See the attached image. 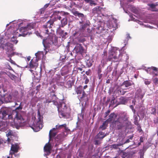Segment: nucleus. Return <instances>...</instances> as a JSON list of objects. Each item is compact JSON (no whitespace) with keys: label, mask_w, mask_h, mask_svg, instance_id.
Wrapping results in <instances>:
<instances>
[{"label":"nucleus","mask_w":158,"mask_h":158,"mask_svg":"<svg viewBox=\"0 0 158 158\" xmlns=\"http://www.w3.org/2000/svg\"><path fill=\"white\" fill-rule=\"evenodd\" d=\"M89 5L90 6H96L97 5V3L94 2L92 0H90V1L89 2Z\"/></svg>","instance_id":"e433bc0d"},{"label":"nucleus","mask_w":158,"mask_h":158,"mask_svg":"<svg viewBox=\"0 0 158 158\" xmlns=\"http://www.w3.org/2000/svg\"><path fill=\"white\" fill-rule=\"evenodd\" d=\"M113 97L111 98V100L110 101V103L112 105H114L115 103V98L114 95H112Z\"/></svg>","instance_id":"f704fd0d"},{"label":"nucleus","mask_w":158,"mask_h":158,"mask_svg":"<svg viewBox=\"0 0 158 158\" xmlns=\"http://www.w3.org/2000/svg\"><path fill=\"white\" fill-rule=\"evenodd\" d=\"M123 145V144L121 143H118L117 144H113L111 145L112 147L113 148L115 149H117L118 147L120 146Z\"/></svg>","instance_id":"2f4dec72"},{"label":"nucleus","mask_w":158,"mask_h":158,"mask_svg":"<svg viewBox=\"0 0 158 158\" xmlns=\"http://www.w3.org/2000/svg\"><path fill=\"white\" fill-rule=\"evenodd\" d=\"M153 82L156 84L158 85V78H155L153 80Z\"/></svg>","instance_id":"a19ab883"},{"label":"nucleus","mask_w":158,"mask_h":158,"mask_svg":"<svg viewBox=\"0 0 158 158\" xmlns=\"http://www.w3.org/2000/svg\"><path fill=\"white\" fill-rule=\"evenodd\" d=\"M158 122V118H156L154 120V122L155 123H156Z\"/></svg>","instance_id":"e2e57ef3"},{"label":"nucleus","mask_w":158,"mask_h":158,"mask_svg":"<svg viewBox=\"0 0 158 158\" xmlns=\"http://www.w3.org/2000/svg\"><path fill=\"white\" fill-rule=\"evenodd\" d=\"M60 14L61 15H67L69 14V13L67 12H65L63 11H61L60 12Z\"/></svg>","instance_id":"79ce46f5"},{"label":"nucleus","mask_w":158,"mask_h":158,"mask_svg":"<svg viewBox=\"0 0 158 158\" xmlns=\"http://www.w3.org/2000/svg\"><path fill=\"white\" fill-rule=\"evenodd\" d=\"M144 139L143 137L141 136L140 138L139 141L143 143V142Z\"/></svg>","instance_id":"8fccbe9b"},{"label":"nucleus","mask_w":158,"mask_h":158,"mask_svg":"<svg viewBox=\"0 0 158 158\" xmlns=\"http://www.w3.org/2000/svg\"><path fill=\"white\" fill-rule=\"evenodd\" d=\"M116 117V115L114 113H111L109 116V118L107 119V121L109 122H111L112 120L114 119Z\"/></svg>","instance_id":"393cba45"},{"label":"nucleus","mask_w":158,"mask_h":158,"mask_svg":"<svg viewBox=\"0 0 158 158\" xmlns=\"http://www.w3.org/2000/svg\"><path fill=\"white\" fill-rule=\"evenodd\" d=\"M98 77L99 79H100L102 77V74L101 73L98 74Z\"/></svg>","instance_id":"4d7b16f0"},{"label":"nucleus","mask_w":158,"mask_h":158,"mask_svg":"<svg viewBox=\"0 0 158 158\" xmlns=\"http://www.w3.org/2000/svg\"><path fill=\"white\" fill-rule=\"evenodd\" d=\"M134 136V134H132V135H130L128 137V139H129L132 140L133 139V138Z\"/></svg>","instance_id":"5fc2aeb1"},{"label":"nucleus","mask_w":158,"mask_h":158,"mask_svg":"<svg viewBox=\"0 0 158 158\" xmlns=\"http://www.w3.org/2000/svg\"><path fill=\"white\" fill-rule=\"evenodd\" d=\"M75 49L77 53L82 54L85 52L84 48L81 44H78L75 47Z\"/></svg>","instance_id":"9b49d317"},{"label":"nucleus","mask_w":158,"mask_h":158,"mask_svg":"<svg viewBox=\"0 0 158 158\" xmlns=\"http://www.w3.org/2000/svg\"><path fill=\"white\" fill-rule=\"evenodd\" d=\"M72 13L74 16H77L79 18H80L81 21L85 19L84 15V14L82 13H80L79 11L77 10H73Z\"/></svg>","instance_id":"f8f14e48"},{"label":"nucleus","mask_w":158,"mask_h":158,"mask_svg":"<svg viewBox=\"0 0 158 158\" xmlns=\"http://www.w3.org/2000/svg\"><path fill=\"white\" fill-rule=\"evenodd\" d=\"M35 24L32 23L28 24L26 27H22L19 29L20 32L21 34L20 35L23 36H25L29 33L28 32L29 30H31V29H33L34 27Z\"/></svg>","instance_id":"39448f33"},{"label":"nucleus","mask_w":158,"mask_h":158,"mask_svg":"<svg viewBox=\"0 0 158 158\" xmlns=\"http://www.w3.org/2000/svg\"><path fill=\"white\" fill-rule=\"evenodd\" d=\"M102 72L101 66L99 65L98 67V74L101 73Z\"/></svg>","instance_id":"37998d69"},{"label":"nucleus","mask_w":158,"mask_h":158,"mask_svg":"<svg viewBox=\"0 0 158 158\" xmlns=\"http://www.w3.org/2000/svg\"><path fill=\"white\" fill-rule=\"evenodd\" d=\"M132 85L131 82L128 81H124L122 83L121 85H125L126 87H128Z\"/></svg>","instance_id":"bb28decb"},{"label":"nucleus","mask_w":158,"mask_h":158,"mask_svg":"<svg viewBox=\"0 0 158 158\" xmlns=\"http://www.w3.org/2000/svg\"><path fill=\"white\" fill-rule=\"evenodd\" d=\"M86 24H85L84 25H82L81 27V29H85L86 27Z\"/></svg>","instance_id":"052dcab7"},{"label":"nucleus","mask_w":158,"mask_h":158,"mask_svg":"<svg viewBox=\"0 0 158 158\" xmlns=\"http://www.w3.org/2000/svg\"><path fill=\"white\" fill-rule=\"evenodd\" d=\"M79 33L78 32H76L73 34V36H76L77 34H78Z\"/></svg>","instance_id":"0e129e2a"},{"label":"nucleus","mask_w":158,"mask_h":158,"mask_svg":"<svg viewBox=\"0 0 158 158\" xmlns=\"http://www.w3.org/2000/svg\"><path fill=\"white\" fill-rule=\"evenodd\" d=\"M115 92L118 93L119 95H124L127 92L124 90V89L118 86L115 91Z\"/></svg>","instance_id":"a211bd4d"},{"label":"nucleus","mask_w":158,"mask_h":158,"mask_svg":"<svg viewBox=\"0 0 158 158\" xmlns=\"http://www.w3.org/2000/svg\"><path fill=\"white\" fill-rule=\"evenodd\" d=\"M106 135V134H105L104 132L101 131L99 132V133L97 135L96 138L97 139H102Z\"/></svg>","instance_id":"4be33fe9"},{"label":"nucleus","mask_w":158,"mask_h":158,"mask_svg":"<svg viewBox=\"0 0 158 158\" xmlns=\"http://www.w3.org/2000/svg\"><path fill=\"white\" fill-rule=\"evenodd\" d=\"M102 59L101 61V63L103 65L106 64L108 61H109L108 59V57H107V52L106 51H104L102 55Z\"/></svg>","instance_id":"9d476101"},{"label":"nucleus","mask_w":158,"mask_h":158,"mask_svg":"<svg viewBox=\"0 0 158 158\" xmlns=\"http://www.w3.org/2000/svg\"><path fill=\"white\" fill-rule=\"evenodd\" d=\"M151 110L152 111V112L151 114L155 115L156 114V109L155 108L152 107L151 109Z\"/></svg>","instance_id":"58836bf2"},{"label":"nucleus","mask_w":158,"mask_h":158,"mask_svg":"<svg viewBox=\"0 0 158 158\" xmlns=\"http://www.w3.org/2000/svg\"><path fill=\"white\" fill-rule=\"evenodd\" d=\"M12 96L11 94H7L4 95V101L6 102H10L11 100Z\"/></svg>","instance_id":"dca6fc26"},{"label":"nucleus","mask_w":158,"mask_h":158,"mask_svg":"<svg viewBox=\"0 0 158 158\" xmlns=\"http://www.w3.org/2000/svg\"><path fill=\"white\" fill-rule=\"evenodd\" d=\"M37 117L38 121L36 123L35 127L37 128H42L43 127V122L42 121L43 117L41 115L39 110L37 111Z\"/></svg>","instance_id":"6e6552de"},{"label":"nucleus","mask_w":158,"mask_h":158,"mask_svg":"<svg viewBox=\"0 0 158 158\" xmlns=\"http://www.w3.org/2000/svg\"><path fill=\"white\" fill-rule=\"evenodd\" d=\"M120 102L121 104H124L126 102V100L125 97H121L119 99Z\"/></svg>","instance_id":"7c9ffc66"},{"label":"nucleus","mask_w":158,"mask_h":158,"mask_svg":"<svg viewBox=\"0 0 158 158\" xmlns=\"http://www.w3.org/2000/svg\"><path fill=\"white\" fill-rule=\"evenodd\" d=\"M130 142V139H127L126 141L124 142L123 143H122L123 144H126V143H129V142Z\"/></svg>","instance_id":"bf43d9fd"},{"label":"nucleus","mask_w":158,"mask_h":158,"mask_svg":"<svg viewBox=\"0 0 158 158\" xmlns=\"http://www.w3.org/2000/svg\"><path fill=\"white\" fill-rule=\"evenodd\" d=\"M33 131L35 132H38L40 131V129H33Z\"/></svg>","instance_id":"680f3d73"},{"label":"nucleus","mask_w":158,"mask_h":158,"mask_svg":"<svg viewBox=\"0 0 158 158\" xmlns=\"http://www.w3.org/2000/svg\"><path fill=\"white\" fill-rule=\"evenodd\" d=\"M40 86L41 85H39L36 86V90L37 91H39L40 90Z\"/></svg>","instance_id":"6e6d98bb"},{"label":"nucleus","mask_w":158,"mask_h":158,"mask_svg":"<svg viewBox=\"0 0 158 158\" xmlns=\"http://www.w3.org/2000/svg\"><path fill=\"white\" fill-rule=\"evenodd\" d=\"M123 124H124V127L125 128H131V122L127 120H123Z\"/></svg>","instance_id":"6ab92c4d"},{"label":"nucleus","mask_w":158,"mask_h":158,"mask_svg":"<svg viewBox=\"0 0 158 158\" xmlns=\"http://www.w3.org/2000/svg\"><path fill=\"white\" fill-rule=\"evenodd\" d=\"M15 113V118L17 120L18 122L15 123V126L16 128L23 127L25 125V120L23 118L21 115L17 111L13 110L12 114Z\"/></svg>","instance_id":"20e7f679"},{"label":"nucleus","mask_w":158,"mask_h":158,"mask_svg":"<svg viewBox=\"0 0 158 158\" xmlns=\"http://www.w3.org/2000/svg\"><path fill=\"white\" fill-rule=\"evenodd\" d=\"M139 114L140 115L141 117L143 118L144 116L145 115V112L144 110H143V109H142L141 110L139 111L138 113H137V115L139 117Z\"/></svg>","instance_id":"c756f323"},{"label":"nucleus","mask_w":158,"mask_h":158,"mask_svg":"<svg viewBox=\"0 0 158 158\" xmlns=\"http://www.w3.org/2000/svg\"><path fill=\"white\" fill-rule=\"evenodd\" d=\"M75 91L77 94H79L78 96L80 100H82L86 95L85 92L83 89L82 86L81 85H79L76 88Z\"/></svg>","instance_id":"0eeeda50"},{"label":"nucleus","mask_w":158,"mask_h":158,"mask_svg":"<svg viewBox=\"0 0 158 158\" xmlns=\"http://www.w3.org/2000/svg\"><path fill=\"white\" fill-rule=\"evenodd\" d=\"M102 8L100 6L95 7L92 9V12L94 14H97L100 12Z\"/></svg>","instance_id":"aec40b11"},{"label":"nucleus","mask_w":158,"mask_h":158,"mask_svg":"<svg viewBox=\"0 0 158 158\" xmlns=\"http://www.w3.org/2000/svg\"><path fill=\"white\" fill-rule=\"evenodd\" d=\"M101 142L99 140H96L94 141V144L95 145H98Z\"/></svg>","instance_id":"09e8293b"},{"label":"nucleus","mask_w":158,"mask_h":158,"mask_svg":"<svg viewBox=\"0 0 158 158\" xmlns=\"http://www.w3.org/2000/svg\"><path fill=\"white\" fill-rule=\"evenodd\" d=\"M10 58L9 59V61L12 64L16 65V64L15 63V62L14 61L12 60L11 59V57H10Z\"/></svg>","instance_id":"49530a36"},{"label":"nucleus","mask_w":158,"mask_h":158,"mask_svg":"<svg viewBox=\"0 0 158 158\" xmlns=\"http://www.w3.org/2000/svg\"><path fill=\"white\" fill-rule=\"evenodd\" d=\"M134 123L137 126L138 128H140L141 126L138 121V118L136 115H134Z\"/></svg>","instance_id":"5701e85b"},{"label":"nucleus","mask_w":158,"mask_h":158,"mask_svg":"<svg viewBox=\"0 0 158 158\" xmlns=\"http://www.w3.org/2000/svg\"><path fill=\"white\" fill-rule=\"evenodd\" d=\"M61 127H64V128H67V125L66 124L60 125V128Z\"/></svg>","instance_id":"de8ad7c7"},{"label":"nucleus","mask_w":158,"mask_h":158,"mask_svg":"<svg viewBox=\"0 0 158 158\" xmlns=\"http://www.w3.org/2000/svg\"><path fill=\"white\" fill-rule=\"evenodd\" d=\"M109 122L107 121V120H106L100 126L99 128H106L108 126Z\"/></svg>","instance_id":"cd10ccee"},{"label":"nucleus","mask_w":158,"mask_h":158,"mask_svg":"<svg viewBox=\"0 0 158 158\" xmlns=\"http://www.w3.org/2000/svg\"><path fill=\"white\" fill-rule=\"evenodd\" d=\"M52 102L51 100H47L46 101V103H50Z\"/></svg>","instance_id":"774afa93"},{"label":"nucleus","mask_w":158,"mask_h":158,"mask_svg":"<svg viewBox=\"0 0 158 158\" xmlns=\"http://www.w3.org/2000/svg\"><path fill=\"white\" fill-rule=\"evenodd\" d=\"M45 10V9L43 7L40 9V14H44Z\"/></svg>","instance_id":"c03bdc74"},{"label":"nucleus","mask_w":158,"mask_h":158,"mask_svg":"<svg viewBox=\"0 0 158 158\" xmlns=\"http://www.w3.org/2000/svg\"><path fill=\"white\" fill-rule=\"evenodd\" d=\"M49 141L48 143H47L44 147V151L47 153H50L51 150L52 148L51 144L49 143Z\"/></svg>","instance_id":"2eb2a0df"},{"label":"nucleus","mask_w":158,"mask_h":158,"mask_svg":"<svg viewBox=\"0 0 158 158\" xmlns=\"http://www.w3.org/2000/svg\"><path fill=\"white\" fill-rule=\"evenodd\" d=\"M123 120H122L121 118H119L117 121H116L115 122V125L118 127V128H120L121 127H124V124L123 122Z\"/></svg>","instance_id":"ddd939ff"},{"label":"nucleus","mask_w":158,"mask_h":158,"mask_svg":"<svg viewBox=\"0 0 158 158\" xmlns=\"http://www.w3.org/2000/svg\"><path fill=\"white\" fill-rule=\"evenodd\" d=\"M67 35V33L65 32L64 34H63V31H62L60 32V35L62 37V38L65 39L66 37V36Z\"/></svg>","instance_id":"72a5a7b5"},{"label":"nucleus","mask_w":158,"mask_h":158,"mask_svg":"<svg viewBox=\"0 0 158 158\" xmlns=\"http://www.w3.org/2000/svg\"><path fill=\"white\" fill-rule=\"evenodd\" d=\"M61 27H63L67 23V19L65 17L61 20Z\"/></svg>","instance_id":"c85d7f7f"},{"label":"nucleus","mask_w":158,"mask_h":158,"mask_svg":"<svg viewBox=\"0 0 158 158\" xmlns=\"http://www.w3.org/2000/svg\"><path fill=\"white\" fill-rule=\"evenodd\" d=\"M53 23L52 21L49 20L43 26V30L45 34L48 35V37L46 40L47 43L51 45L54 44L56 45L58 43L57 38L52 33V31L51 29Z\"/></svg>","instance_id":"f257e3e1"},{"label":"nucleus","mask_w":158,"mask_h":158,"mask_svg":"<svg viewBox=\"0 0 158 158\" xmlns=\"http://www.w3.org/2000/svg\"><path fill=\"white\" fill-rule=\"evenodd\" d=\"M85 84H88L89 82V80L88 79V78L86 76L85 77Z\"/></svg>","instance_id":"a18cd8bd"},{"label":"nucleus","mask_w":158,"mask_h":158,"mask_svg":"<svg viewBox=\"0 0 158 158\" xmlns=\"http://www.w3.org/2000/svg\"><path fill=\"white\" fill-rule=\"evenodd\" d=\"M21 104V103L20 104V105L19 106L17 107L15 110H16V111H17V110H19V109L22 110V106H20Z\"/></svg>","instance_id":"603ef678"},{"label":"nucleus","mask_w":158,"mask_h":158,"mask_svg":"<svg viewBox=\"0 0 158 158\" xmlns=\"http://www.w3.org/2000/svg\"><path fill=\"white\" fill-rule=\"evenodd\" d=\"M117 52L116 51L111 50L108 53V59L109 61H112L114 62H119L121 61L122 59V54L120 53L118 56Z\"/></svg>","instance_id":"7ed1b4c3"},{"label":"nucleus","mask_w":158,"mask_h":158,"mask_svg":"<svg viewBox=\"0 0 158 158\" xmlns=\"http://www.w3.org/2000/svg\"><path fill=\"white\" fill-rule=\"evenodd\" d=\"M93 62V61L90 58L86 60L85 61V63L87 67H91L92 65V63Z\"/></svg>","instance_id":"a878e982"},{"label":"nucleus","mask_w":158,"mask_h":158,"mask_svg":"<svg viewBox=\"0 0 158 158\" xmlns=\"http://www.w3.org/2000/svg\"><path fill=\"white\" fill-rule=\"evenodd\" d=\"M56 129H52L50 130L49 133V141H50L51 138L56 136V133L55 131Z\"/></svg>","instance_id":"b1692460"},{"label":"nucleus","mask_w":158,"mask_h":158,"mask_svg":"<svg viewBox=\"0 0 158 158\" xmlns=\"http://www.w3.org/2000/svg\"><path fill=\"white\" fill-rule=\"evenodd\" d=\"M149 6H150L151 8L152 9V10L154 11H156L157 10H155V7L156 6L155 5L153 4H151L149 5Z\"/></svg>","instance_id":"473e14b6"},{"label":"nucleus","mask_w":158,"mask_h":158,"mask_svg":"<svg viewBox=\"0 0 158 158\" xmlns=\"http://www.w3.org/2000/svg\"><path fill=\"white\" fill-rule=\"evenodd\" d=\"M110 112V111L109 110H108L106 112H105V114L106 116H105V117H106L109 115Z\"/></svg>","instance_id":"864d4df0"},{"label":"nucleus","mask_w":158,"mask_h":158,"mask_svg":"<svg viewBox=\"0 0 158 158\" xmlns=\"http://www.w3.org/2000/svg\"><path fill=\"white\" fill-rule=\"evenodd\" d=\"M6 67L8 68V69H9L10 70H12V69L11 68V67L10 66L9 64H6Z\"/></svg>","instance_id":"3c124183"},{"label":"nucleus","mask_w":158,"mask_h":158,"mask_svg":"<svg viewBox=\"0 0 158 158\" xmlns=\"http://www.w3.org/2000/svg\"><path fill=\"white\" fill-rule=\"evenodd\" d=\"M49 5L50 4L49 3L46 4L44 6L43 8L46 10V9L49 6Z\"/></svg>","instance_id":"13d9d810"},{"label":"nucleus","mask_w":158,"mask_h":158,"mask_svg":"<svg viewBox=\"0 0 158 158\" xmlns=\"http://www.w3.org/2000/svg\"><path fill=\"white\" fill-rule=\"evenodd\" d=\"M149 71V73L152 74H154L157 75L158 73V69L155 67H152L151 68H149L148 69V71Z\"/></svg>","instance_id":"4468645a"},{"label":"nucleus","mask_w":158,"mask_h":158,"mask_svg":"<svg viewBox=\"0 0 158 158\" xmlns=\"http://www.w3.org/2000/svg\"><path fill=\"white\" fill-rule=\"evenodd\" d=\"M3 87V84L2 83L1 81H0V95L2 97V87Z\"/></svg>","instance_id":"c9c22d12"},{"label":"nucleus","mask_w":158,"mask_h":158,"mask_svg":"<svg viewBox=\"0 0 158 158\" xmlns=\"http://www.w3.org/2000/svg\"><path fill=\"white\" fill-rule=\"evenodd\" d=\"M19 149V146L18 144L17 143L12 144L11 147L10 154L12 155L13 154H14L15 153L17 152Z\"/></svg>","instance_id":"1a4fd4ad"},{"label":"nucleus","mask_w":158,"mask_h":158,"mask_svg":"<svg viewBox=\"0 0 158 158\" xmlns=\"http://www.w3.org/2000/svg\"><path fill=\"white\" fill-rule=\"evenodd\" d=\"M66 68L67 69V67L64 68ZM63 69H61V70L62 71V72L61 73V74L62 75H63L64 74H66L68 73V71H67V69H66V71H65L64 73H63L62 71H63Z\"/></svg>","instance_id":"4c0bfd02"},{"label":"nucleus","mask_w":158,"mask_h":158,"mask_svg":"<svg viewBox=\"0 0 158 158\" xmlns=\"http://www.w3.org/2000/svg\"><path fill=\"white\" fill-rule=\"evenodd\" d=\"M62 101L60 102V108L63 109H61V115L62 117L65 118H67L70 116V114L67 112V106L64 99H62Z\"/></svg>","instance_id":"423d86ee"},{"label":"nucleus","mask_w":158,"mask_h":158,"mask_svg":"<svg viewBox=\"0 0 158 158\" xmlns=\"http://www.w3.org/2000/svg\"><path fill=\"white\" fill-rule=\"evenodd\" d=\"M6 135L9 136L12 135V133L11 131H9L8 133L6 134Z\"/></svg>","instance_id":"69168bd1"},{"label":"nucleus","mask_w":158,"mask_h":158,"mask_svg":"<svg viewBox=\"0 0 158 158\" xmlns=\"http://www.w3.org/2000/svg\"><path fill=\"white\" fill-rule=\"evenodd\" d=\"M61 57H60V60H61V61H62V62H64V60H65V59L66 57H64V58H62L61 59H61Z\"/></svg>","instance_id":"338daca9"},{"label":"nucleus","mask_w":158,"mask_h":158,"mask_svg":"<svg viewBox=\"0 0 158 158\" xmlns=\"http://www.w3.org/2000/svg\"><path fill=\"white\" fill-rule=\"evenodd\" d=\"M0 48L6 51V53L8 57H11L16 54L13 52V45L9 42L5 43V40L3 37H1L0 39Z\"/></svg>","instance_id":"f03ea898"},{"label":"nucleus","mask_w":158,"mask_h":158,"mask_svg":"<svg viewBox=\"0 0 158 158\" xmlns=\"http://www.w3.org/2000/svg\"><path fill=\"white\" fill-rule=\"evenodd\" d=\"M2 119H6V116L8 115L7 111L4 109H2L0 112Z\"/></svg>","instance_id":"f3484780"},{"label":"nucleus","mask_w":158,"mask_h":158,"mask_svg":"<svg viewBox=\"0 0 158 158\" xmlns=\"http://www.w3.org/2000/svg\"><path fill=\"white\" fill-rule=\"evenodd\" d=\"M38 65V63L37 62L34 61L33 60H31L29 63V66L30 68L33 69L37 67Z\"/></svg>","instance_id":"412c9836"},{"label":"nucleus","mask_w":158,"mask_h":158,"mask_svg":"<svg viewBox=\"0 0 158 158\" xmlns=\"http://www.w3.org/2000/svg\"><path fill=\"white\" fill-rule=\"evenodd\" d=\"M151 81H149L148 79H145L144 81V83L146 85H149L151 83Z\"/></svg>","instance_id":"ea45409f"}]
</instances>
